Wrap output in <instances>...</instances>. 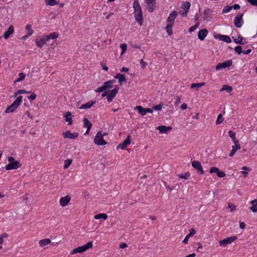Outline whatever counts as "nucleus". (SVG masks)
I'll return each instance as SVG.
<instances>
[{"mask_svg":"<svg viewBox=\"0 0 257 257\" xmlns=\"http://www.w3.org/2000/svg\"><path fill=\"white\" fill-rule=\"evenodd\" d=\"M221 68H225V62L218 63L215 67V69L216 70H219Z\"/></svg>","mask_w":257,"mask_h":257,"instance_id":"a18cd8bd","label":"nucleus"},{"mask_svg":"<svg viewBox=\"0 0 257 257\" xmlns=\"http://www.w3.org/2000/svg\"><path fill=\"white\" fill-rule=\"evenodd\" d=\"M78 136L77 133H72L69 131H67L63 134L64 138L76 139Z\"/></svg>","mask_w":257,"mask_h":257,"instance_id":"a211bd4d","label":"nucleus"},{"mask_svg":"<svg viewBox=\"0 0 257 257\" xmlns=\"http://www.w3.org/2000/svg\"><path fill=\"white\" fill-rule=\"evenodd\" d=\"M172 127L170 126L160 125L157 127V129L161 134L167 133L169 131L172 130Z\"/></svg>","mask_w":257,"mask_h":257,"instance_id":"f3484780","label":"nucleus"},{"mask_svg":"<svg viewBox=\"0 0 257 257\" xmlns=\"http://www.w3.org/2000/svg\"><path fill=\"white\" fill-rule=\"evenodd\" d=\"M136 109L138 110L139 113L142 115H145L147 113H152L153 109L151 108H144L142 106H137L135 108Z\"/></svg>","mask_w":257,"mask_h":257,"instance_id":"0eeeda50","label":"nucleus"},{"mask_svg":"<svg viewBox=\"0 0 257 257\" xmlns=\"http://www.w3.org/2000/svg\"><path fill=\"white\" fill-rule=\"evenodd\" d=\"M232 63V61L231 60H228L227 61H226L225 66L226 68L229 67Z\"/></svg>","mask_w":257,"mask_h":257,"instance_id":"052dcab7","label":"nucleus"},{"mask_svg":"<svg viewBox=\"0 0 257 257\" xmlns=\"http://www.w3.org/2000/svg\"><path fill=\"white\" fill-rule=\"evenodd\" d=\"M251 5L257 7V0H246Z\"/></svg>","mask_w":257,"mask_h":257,"instance_id":"6e6d98bb","label":"nucleus"},{"mask_svg":"<svg viewBox=\"0 0 257 257\" xmlns=\"http://www.w3.org/2000/svg\"><path fill=\"white\" fill-rule=\"evenodd\" d=\"M199 25V23L195 24L194 26H192L191 27H190L189 28V31L190 32H192L194 31L198 28Z\"/></svg>","mask_w":257,"mask_h":257,"instance_id":"09e8293b","label":"nucleus"},{"mask_svg":"<svg viewBox=\"0 0 257 257\" xmlns=\"http://www.w3.org/2000/svg\"><path fill=\"white\" fill-rule=\"evenodd\" d=\"M251 52V49H249L246 50L242 51V53L244 54H248Z\"/></svg>","mask_w":257,"mask_h":257,"instance_id":"774afa93","label":"nucleus"},{"mask_svg":"<svg viewBox=\"0 0 257 257\" xmlns=\"http://www.w3.org/2000/svg\"><path fill=\"white\" fill-rule=\"evenodd\" d=\"M219 171V169L216 167H213L210 168L209 170L210 173H215L217 174V172Z\"/></svg>","mask_w":257,"mask_h":257,"instance_id":"864d4df0","label":"nucleus"},{"mask_svg":"<svg viewBox=\"0 0 257 257\" xmlns=\"http://www.w3.org/2000/svg\"><path fill=\"white\" fill-rule=\"evenodd\" d=\"M192 167L197 170L198 173L202 175L204 174V171L203 170L202 166L201 163L197 161H193L192 162Z\"/></svg>","mask_w":257,"mask_h":257,"instance_id":"1a4fd4ad","label":"nucleus"},{"mask_svg":"<svg viewBox=\"0 0 257 257\" xmlns=\"http://www.w3.org/2000/svg\"><path fill=\"white\" fill-rule=\"evenodd\" d=\"M14 32V28L12 25H10L7 31L4 33L3 37L5 39H8Z\"/></svg>","mask_w":257,"mask_h":257,"instance_id":"aec40b11","label":"nucleus"},{"mask_svg":"<svg viewBox=\"0 0 257 257\" xmlns=\"http://www.w3.org/2000/svg\"><path fill=\"white\" fill-rule=\"evenodd\" d=\"M72 163V160L71 159H67L64 162V168L67 169L68 168L71 164Z\"/></svg>","mask_w":257,"mask_h":257,"instance_id":"37998d69","label":"nucleus"},{"mask_svg":"<svg viewBox=\"0 0 257 257\" xmlns=\"http://www.w3.org/2000/svg\"><path fill=\"white\" fill-rule=\"evenodd\" d=\"M223 120V118L222 117V115L221 113H220L217 118L216 123V124H220Z\"/></svg>","mask_w":257,"mask_h":257,"instance_id":"de8ad7c7","label":"nucleus"},{"mask_svg":"<svg viewBox=\"0 0 257 257\" xmlns=\"http://www.w3.org/2000/svg\"><path fill=\"white\" fill-rule=\"evenodd\" d=\"M228 135L231 139L232 141L233 142V143H238V141L235 138V133L232 131H230L228 132Z\"/></svg>","mask_w":257,"mask_h":257,"instance_id":"72a5a7b5","label":"nucleus"},{"mask_svg":"<svg viewBox=\"0 0 257 257\" xmlns=\"http://www.w3.org/2000/svg\"><path fill=\"white\" fill-rule=\"evenodd\" d=\"M190 174L189 172H187L185 174H181L178 175L179 178L184 179H187L188 177L190 176Z\"/></svg>","mask_w":257,"mask_h":257,"instance_id":"c03bdc74","label":"nucleus"},{"mask_svg":"<svg viewBox=\"0 0 257 257\" xmlns=\"http://www.w3.org/2000/svg\"><path fill=\"white\" fill-rule=\"evenodd\" d=\"M217 38H219V39L223 42H225V35H218L217 36H215Z\"/></svg>","mask_w":257,"mask_h":257,"instance_id":"680f3d73","label":"nucleus"},{"mask_svg":"<svg viewBox=\"0 0 257 257\" xmlns=\"http://www.w3.org/2000/svg\"><path fill=\"white\" fill-rule=\"evenodd\" d=\"M21 164L19 161H14L12 163H9L6 167L7 170L17 169L21 167Z\"/></svg>","mask_w":257,"mask_h":257,"instance_id":"9d476101","label":"nucleus"},{"mask_svg":"<svg viewBox=\"0 0 257 257\" xmlns=\"http://www.w3.org/2000/svg\"><path fill=\"white\" fill-rule=\"evenodd\" d=\"M189 231V233L186 236L183 240V243L184 244H187L188 243V239L189 237L192 236L195 233V230L193 228L190 229Z\"/></svg>","mask_w":257,"mask_h":257,"instance_id":"b1692460","label":"nucleus"},{"mask_svg":"<svg viewBox=\"0 0 257 257\" xmlns=\"http://www.w3.org/2000/svg\"><path fill=\"white\" fill-rule=\"evenodd\" d=\"M225 90H226V92H230L231 91V90H232V88L230 86L226 85Z\"/></svg>","mask_w":257,"mask_h":257,"instance_id":"338daca9","label":"nucleus"},{"mask_svg":"<svg viewBox=\"0 0 257 257\" xmlns=\"http://www.w3.org/2000/svg\"><path fill=\"white\" fill-rule=\"evenodd\" d=\"M228 209H230V212H232V211L235 210V209H236L235 206L231 203H228Z\"/></svg>","mask_w":257,"mask_h":257,"instance_id":"5fc2aeb1","label":"nucleus"},{"mask_svg":"<svg viewBox=\"0 0 257 257\" xmlns=\"http://www.w3.org/2000/svg\"><path fill=\"white\" fill-rule=\"evenodd\" d=\"M19 78H18L15 81V82H20L24 79L26 77V75L24 73H20L19 74Z\"/></svg>","mask_w":257,"mask_h":257,"instance_id":"a19ab883","label":"nucleus"},{"mask_svg":"<svg viewBox=\"0 0 257 257\" xmlns=\"http://www.w3.org/2000/svg\"><path fill=\"white\" fill-rule=\"evenodd\" d=\"M85 251L84 249L83 246H78V247L74 249L72 252L71 254H73L76 253H82Z\"/></svg>","mask_w":257,"mask_h":257,"instance_id":"7c9ffc66","label":"nucleus"},{"mask_svg":"<svg viewBox=\"0 0 257 257\" xmlns=\"http://www.w3.org/2000/svg\"><path fill=\"white\" fill-rule=\"evenodd\" d=\"M105 91V89L103 86V85L101 87H98L96 90H95L96 92L100 93Z\"/></svg>","mask_w":257,"mask_h":257,"instance_id":"bf43d9fd","label":"nucleus"},{"mask_svg":"<svg viewBox=\"0 0 257 257\" xmlns=\"http://www.w3.org/2000/svg\"><path fill=\"white\" fill-rule=\"evenodd\" d=\"M243 14H238L235 17L234 23L236 27L240 28L243 24Z\"/></svg>","mask_w":257,"mask_h":257,"instance_id":"423d86ee","label":"nucleus"},{"mask_svg":"<svg viewBox=\"0 0 257 257\" xmlns=\"http://www.w3.org/2000/svg\"><path fill=\"white\" fill-rule=\"evenodd\" d=\"M115 78L118 79V82L121 84V82H125L126 79L124 75L120 73H117L114 77Z\"/></svg>","mask_w":257,"mask_h":257,"instance_id":"c756f323","label":"nucleus"},{"mask_svg":"<svg viewBox=\"0 0 257 257\" xmlns=\"http://www.w3.org/2000/svg\"><path fill=\"white\" fill-rule=\"evenodd\" d=\"M190 5V3L188 2H184L180 7L179 13L182 14L183 17H186Z\"/></svg>","mask_w":257,"mask_h":257,"instance_id":"20e7f679","label":"nucleus"},{"mask_svg":"<svg viewBox=\"0 0 257 257\" xmlns=\"http://www.w3.org/2000/svg\"><path fill=\"white\" fill-rule=\"evenodd\" d=\"M217 175L219 178H222L225 176V173L223 171H220L219 170L217 173Z\"/></svg>","mask_w":257,"mask_h":257,"instance_id":"13d9d810","label":"nucleus"},{"mask_svg":"<svg viewBox=\"0 0 257 257\" xmlns=\"http://www.w3.org/2000/svg\"><path fill=\"white\" fill-rule=\"evenodd\" d=\"M23 96H19L12 103L11 105L8 106L6 110V113H10L13 112L20 105L22 101Z\"/></svg>","mask_w":257,"mask_h":257,"instance_id":"f03ea898","label":"nucleus"},{"mask_svg":"<svg viewBox=\"0 0 257 257\" xmlns=\"http://www.w3.org/2000/svg\"><path fill=\"white\" fill-rule=\"evenodd\" d=\"M127 246V245L126 243L125 242H121L120 244H119V248H125Z\"/></svg>","mask_w":257,"mask_h":257,"instance_id":"0e129e2a","label":"nucleus"},{"mask_svg":"<svg viewBox=\"0 0 257 257\" xmlns=\"http://www.w3.org/2000/svg\"><path fill=\"white\" fill-rule=\"evenodd\" d=\"M140 63L141 65V68L143 69L145 68L147 65V63L146 62H144L143 61V59H142L140 60Z\"/></svg>","mask_w":257,"mask_h":257,"instance_id":"4d7b16f0","label":"nucleus"},{"mask_svg":"<svg viewBox=\"0 0 257 257\" xmlns=\"http://www.w3.org/2000/svg\"><path fill=\"white\" fill-rule=\"evenodd\" d=\"M163 106V104L161 103L158 105L154 106L152 109L160 111V110H162Z\"/></svg>","mask_w":257,"mask_h":257,"instance_id":"49530a36","label":"nucleus"},{"mask_svg":"<svg viewBox=\"0 0 257 257\" xmlns=\"http://www.w3.org/2000/svg\"><path fill=\"white\" fill-rule=\"evenodd\" d=\"M64 116L65 118V121L68 122V125L72 124V113H71V112L70 111H67V112H66L64 114Z\"/></svg>","mask_w":257,"mask_h":257,"instance_id":"4be33fe9","label":"nucleus"},{"mask_svg":"<svg viewBox=\"0 0 257 257\" xmlns=\"http://www.w3.org/2000/svg\"><path fill=\"white\" fill-rule=\"evenodd\" d=\"M31 94L30 96H29L28 97V98L30 100V101H33L34 100V99H35L36 98V97H37V95L35 93H34V92H31Z\"/></svg>","mask_w":257,"mask_h":257,"instance_id":"603ef678","label":"nucleus"},{"mask_svg":"<svg viewBox=\"0 0 257 257\" xmlns=\"http://www.w3.org/2000/svg\"><path fill=\"white\" fill-rule=\"evenodd\" d=\"M136 21L141 26L143 23V14L139 0H135L133 4Z\"/></svg>","mask_w":257,"mask_h":257,"instance_id":"f257e3e1","label":"nucleus"},{"mask_svg":"<svg viewBox=\"0 0 257 257\" xmlns=\"http://www.w3.org/2000/svg\"><path fill=\"white\" fill-rule=\"evenodd\" d=\"M31 91H27L25 89H20L16 91L14 94V97H16L19 94L30 93Z\"/></svg>","mask_w":257,"mask_h":257,"instance_id":"2f4dec72","label":"nucleus"},{"mask_svg":"<svg viewBox=\"0 0 257 257\" xmlns=\"http://www.w3.org/2000/svg\"><path fill=\"white\" fill-rule=\"evenodd\" d=\"M239 227L241 229H243V228H245V223L244 222H241V221H239Z\"/></svg>","mask_w":257,"mask_h":257,"instance_id":"69168bd1","label":"nucleus"},{"mask_svg":"<svg viewBox=\"0 0 257 257\" xmlns=\"http://www.w3.org/2000/svg\"><path fill=\"white\" fill-rule=\"evenodd\" d=\"M47 41H48L47 40L46 36H44L42 38L37 39L35 41V42H36V45L39 47L41 48L46 44V42H47Z\"/></svg>","mask_w":257,"mask_h":257,"instance_id":"2eb2a0df","label":"nucleus"},{"mask_svg":"<svg viewBox=\"0 0 257 257\" xmlns=\"http://www.w3.org/2000/svg\"><path fill=\"white\" fill-rule=\"evenodd\" d=\"M47 5L54 6L58 4L56 0H45Z\"/></svg>","mask_w":257,"mask_h":257,"instance_id":"ea45409f","label":"nucleus"},{"mask_svg":"<svg viewBox=\"0 0 257 257\" xmlns=\"http://www.w3.org/2000/svg\"><path fill=\"white\" fill-rule=\"evenodd\" d=\"M205 83L204 82L198 83H193L191 85V88H199L202 86H203Z\"/></svg>","mask_w":257,"mask_h":257,"instance_id":"58836bf2","label":"nucleus"},{"mask_svg":"<svg viewBox=\"0 0 257 257\" xmlns=\"http://www.w3.org/2000/svg\"><path fill=\"white\" fill-rule=\"evenodd\" d=\"M71 197L69 195L62 197L60 200V204L62 207H65L70 202Z\"/></svg>","mask_w":257,"mask_h":257,"instance_id":"4468645a","label":"nucleus"},{"mask_svg":"<svg viewBox=\"0 0 257 257\" xmlns=\"http://www.w3.org/2000/svg\"><path fill=\"white\" fill-rule=\"evenodd\" d=\"M115 82V80H110L103 83V86L106 90L111 88L113 87L112 84Z\"/></svg>","mask_w":257,"mask_h":257,"instance_id":"393cba45","label":"nucleus"},{"mask_svg":"<svg viewBox=\"0 0 257 257\" xmlns=\"http://www.w3.org/2000/svg\"><path fill=\"white\" fill-rule=\"evenodd\" d=\"M26 30L28 31L27 34L26 35L25 37H29L31 36L33 33V31L32 30L31 25H27L26 26Z\"/></svg>","mask_w":257,"mask_h":257,"instance_id":"e433bc0d","label":"nucleus"},{"mask_svg":"<svg viewBox=\"0 0 257 257\" xmlns=\"http://www.w3.org/2000/svg\"><path fill=\"white\" fill-rule=\"evenodd\" d=\"M92 241H90L87 242L86 244H84L83 246L84 249L85 251L87 250L89 248H90L92 247Z\"/></svg>","mask_w":257,"mask_h":257,"instance_id":"79ce46f5","label":"nucleus"},{"mask_svg":"<svg viewBox=\"0 0 257 257\" xmlns=\"http://www.w3.org/2000/svg\"><path fill=\"white\" fill-rule=\"evenodd\" d=\"M121 50H122V54L125 52L127 50V45L126 44H121L120 46Z\"/></svg>","mask_w":257,"mask_h":257,"instance_id":"8fccbe9b","label":"nucleus"},{"mask_svg":"<svg viewBox=\"0 0 257 257\" xmlns=\"http://www.w3.org/2000/svg\"><path fill=\"white\" fill-rule=\"evenodd\" d=\"M119 87L118 86H115L113 89L108 91V96L107 99L108 102H111L112 101L113 98L116 96Z\"/></svg>","mask_w":257,"mask_h":257,"instance_id":"39448f33","label":"nucleus"},{"mask_svg":"<svg viewBox=\"0 0 257 257\" xmlns=\"http://www.w3.org/2000/svg\"><path fill=\"white\" fill-rule=\"evenodd\" d=\"M235 145L232 146V150H231L229 155L230 157H232L236 151L240 149V145L238 143H234Z\"/></svg>","mask_w":257,"mask_h":257,"instance_id":"412c9836","label":"nucleus"},{"mask_svg":"<svg viewBox=\"0 0 257 257\" xmlns=\"http://www.w3.org/2000/svg\"><path fill=\"white\" fill-rule=\"evenodd\" d=\"M156 0H144L150 13H152L156 8Z\"/></svg>","mask_w":257,"mask_h":257,"instance_id":"6e6552de","label":"nucleus"},{"mask_svg":"<svg viewBox=\"0 0 257 257\" xmlns=\"http://www.w3.org/2000/svg\"><path fill=\"white\" fill-rule=\"evenodd\" d=\"M207 33L208 31L205 29L200 30L198 33V39L201 41H203L207 36Z\"/></svg>","mask_w":257,"mask_h":257,"instance_id":"6ab92c4d","label":"nucleus"},{"mask_svg":"<svg viewBox=\"0 0 257 257\" xmlns=\"http://www.w3.org/2000/svg\"><path fill=\"white\" fill-rule=\"evenodd\" d=\"M173 26V25H171L170 24H167V26L165 28V29L166 30V32L167 33H168V34L170 36L172 34V27Z\"/></svg>","mask_w":257,"mask_h":257,"instance_id":"f704fd0d","label":"nucleus"},{"mask_svg":"<svg viewBox=\"0 0 257 257\" xmlns=\"http://www.w3.org/2000/svg\"><path fill=\"white\" fill-rule=\"evenodd\" d=\"M105 135L102 134L101 132H98L94 138V143L100 146L106 145L107 142L103 140V136Z\"/></svg>","mask_w":257,"mask_h":257,"instance_id":"7ed1b4c3","label":"nucleus"},{"mask_svg":"<svg viewBox=\"0 0 257 257\" xmlns=\"http://www.w3.org/2000/svg\"><path fill=\"white\" fill-rule=\"evenodd\" d=\"M51 240L50 239L46 238L40 240L39 243L40 246H44L49 244Z\"/></svg>","mask_w":257,"mask_h":257,"instance_id":"473e14b6","label":"nucleus"},{"mask_svg":"<svg viewBox=\"0 0 257 257\" xmlns=\"http://www.w3.org/2000/svg\"><path fill=\"white\" fill-rule=\"evenodd\" d=\"M251 205L250 207V209L253 213L257 211V199H254L250 202Z\"/></svg>","mask_w":257,"mask_h":257,"instance_id":"a878e982","label":"nucleus"},{"mask_svg":"<svg viewBox=\"0 0 257 257\" xmlns=\"http://www.w3.org/2000/svg\"><path fill=\"white\" fill-rule=\"evenodd\" d=\"M234 50L239 55L242 53V48L240 46H237L235 47L234 48Z\"/></svg>","mask_w":257,"mask_h":257,"instance_id":"3c124183","label":"nucleus"},{"mask_svg":"<svg viewBox=\"0 0 257 257\" xmlns=\"http://www.w3.org/2000/svg\"><path fill=\"white\" fill-rule=\"evenodd\" d=\"M83 121L84 122V127L88 128V132H89L92 125V123L86 117L83 118Z\"/></svg>","mask_w":257,"mask_h":257,"instance_id":"cd10ccee","label":"nucleus"},{"mask_svg":"<svg viewBox=\"0 0 257 257\" xmlns=\"http://www.w3.org/2000/svg\"><path fill=\"white\" fill-rule=\"evenodd\" d=\"M237 238V237L236 236L228 237L227 238H226V244H230L233 242L234 240H235Z\"/></svg>","mask_w":257,"mask_h":257,"instance_id":"4c0bfd02","label":"nucleus"},{"mask_svg":"<svg viewBox=\"0 0 257 257\" xmlns=\"http://www.w3.org/2000/svg\"><path fill=\"white\" fill-rule=\"evenodd\" d=\"M107 218V215L104 213H99L94 216V218L95 219H104V220L106 219Z\"/></svg>","mask_w":257,"mask_h":257,"instance_id":"c9c22d12","label":"nucleus"},{"mask_svg":"<svg viewBox=\"0 0 257 257\" xmlns=\"http://www.w3.org/2000/svg\"><path fill=\"white\" fill-rule=\"evenodd\" d=\"M204 14V21H210L211 16L213 14V11L210 9H207L203 12Z\"/></svg>","mask_w":257,"mask_h":257,"instance_id":"ddd939ff","label":"nucleus"},{"mask_svg":"<svg viewBox=\"0 0 257 257\" xmlns=\"http://www.w3.org/2000/svg\"><path fill=\"white\" fill-rule=\"evenodd\" d=\"M241 169L243 171H240V173L243 175L244 178H246L247 177L248 172L251 171V169L246 166L243 167Z\"/></svg>","mask_w":257,"mask_h":257,"instance_id":"bb28decb","label":"nucleus"},{"mask_svg":"<svg viewBox=\"0 0 257 257\" xmlns=\"http://www.w3.org/2000/svg\"><path fill=\"white\" fill-rule=\"evenodd\" d=\"M96 102L95 101H90L82 104L79 108L81 109H86L90 108Z\"/></svg>","mask_w":257,"mask_h":257,"instance_id":"5701e85b","label":"nucleus"},{"mask_svg":"<svg viewBox=\"0 0 257 257\" xmlns=\"http://www.w3.org/2000/svg\"><path fill=\"white\" fill-rule=\"evenodd\" d=\"M177 16V13L176 11H174L173 12H171L167 19V23L174 25V20L176 19Z\"/></svg>","mask_w":257,"mask_h":257,"instance_id":"9b49d317","label":"nucleus"},{"mask_svg":"<svg viewBox=\"0 0 257 257\" xmlns=\"http://www.w3.org/2000/svg\"><path fill=\"white\" fill-rule=\"evenodd\" d=\"M47 40L49 41L50 39H56L59 37V34L57 32H53L46 36Z\"/></svg>","mask_w":257,"mask_h":257,"instance_id":"c85d7f7f","label":"nucleus"},{"mask_svg":"<svg viewBox=\"0 0 257 257\" xmlns=\"http://www.w3.org/2000/svg\"><path fill=\"white\" fill-rule=\"evenodd\" d=\"M234 42L238 44L244 45L246 43L245 40H243V38L240 35H235L232 37Z\"/></svg>","mask_w":257,"mask_h":257,"instance_id":"f8f14e48","label":"nucleus"},{"mask_svg":"<svg viewBox=\"0 0 257 257\" xmlns=\"http://www.w3.org/2000/svg\"><path fill=\"white\" fill-rule=\"evenodd\" d=\"M181 102V98L179 97V96H177V99H176V100L175 102V105L176 106H177L178 105H179Z\"/></svg>","mask_w":257,"mask_h":257,"instance_id":"e2e57ef3","label":"nucleus"},{"mask_svg":"<svg viewBox=\"0 0 257 257\" xmlns=\"http://www.w3.org/2000/svg\"><path fill=\"white\" fill-rule=\"evenodd\" d=\"M131 143V139H130V136H128L127 138L124 140V141L118 145V146L117 147V149H120L122 150L124 149L126 146L130 144Z\"/></svg>","mask_w":257,"mask_h":257,"instance_id":"dca6fc26","label":"nucleus"}]
</instances>
